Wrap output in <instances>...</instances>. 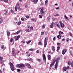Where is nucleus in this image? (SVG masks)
I'll list each match as a JSON object with an SVG mask.
<instances>
[{"label": "nucleus", "mask_w": 73, "mask_h": 73, "mask_svg": "<svg viewBox=\"0 0 73 73\" xmlns=\"http://www.w3.org/2000/svg\"><path fill=\"white\" fill-rule=\"evenodd\" d=\"M25 66V65H24V64H17L16 66V67L17 68H23V67H24Z\"/></svg>", "instance_id": "obj_2"}, {"label": "nucleus", "mask_w": 73, "mask_h": 73, "mask_svg": "<svg viewBox=\"0 0 73 73\" xmlns=\"http://www.w3.org/2000/svg\"><path fill=\"white\" fill-rule=\"evenodd\" d=\"M59 23H60V25L62 28H64V24L62 23L61 21L59 22Z\"/></svg>", "instance_id": "obj_7"}, {"label": "nucleus", "mask_w": 73, "mask_h": 73, "mask_svg": "<svg viewBox=\"0 0 73 73\" xmlns=\"http://www.w3.org/2000/svg\"><path fill=\"white\" fill-rule=\"evenodd\" d=\"M56 9L57 10V9H59V7H57Z\"/></svg>", "instance_id": "obj_64"}, {"label": "nucleus", "mask_w": 73, "mask_h": 73, "mask_svg": "<svg viewBox=\"0 0 73 73\" xmlns=\"http://www.w3.org/2000/svg\"><path fill=\"white\" fill-rule=\"evenodd\" d=\"M39 52H40V51L38 50H37L36 51V53H38Z\"/></svg>", "instance_id": "obj_46"}, {"label": "nucleus", "mask_w": 73, "mask_h": 73, "mask_svg": "<svg viewBox=\"0 0 73 73\" xmlns=\"http://www.w3.org/2000/svg\"><path fill=\"white\" fill-rule=\"evenodd\" d=\"M30 27V26H29V25H27V27L28 28H29Z\"/></svg>", "instance_id": "obj_61"}, {"label": "nucleus", "mask_w": 73, "mask_h": 73, "mask_svg": "<svg viewBox=\"0 0 73 73\" xmlns=\"http://www.w3.org/2000/svg\"><path fill=\"white\" fill-rule=\"evenodd\" d=\"M31 30H33V28L32 26L31 27Z\"/></svg>", "instance_id": "obj_52"}, {"label": "nucleus", "mask_w": 73, "mask_h": 73, "mask_svg": "<svg viewBox=\"0 0 73 73\" xmlns=\"http://www.w3.org/2000/svg\"><path fill=\"white\" fill-rule=\"evenodd\" d=\"M4 2H8V0H3Z\"/></svg>", "instance_id": "obj_53"}, {"label": "nucleus", "mask_w": 73, "mask_h": 73, "mask_svg": "<svg viewBox=\"0 0 73 73\" xmlns=\"http://www.w3.org/2000/svg\"><path fill=\"white\" fill-rule=\"evenodd\" d=\"M64 17L66 18V20H68V18L66 17V15H65L64 16Z\"/></svg>", "instance_id": "obj_43"}, {"label": "nucleus", "mask_w": 73, "mask_h": 73, "mask_svg": "<svg viewBox=\"0 0 73 73\" xmlns=\"http://www.w3.org/2000/svg\"><path fill=\"white\" fill-rule=\"evenodd\" d=\"M57 37L59 39H61V36L60 35H58Z\"/></svg>", "instance_id": "obj_24"}, {"label": "nucleus", "mask_w": 73, "mask_h": 73, "mask_svg": "<svg viewBox=\"0 0 73 73\" xmlns=\"http://www.w3.org/2000/svg\"><path fill=\"white\" fill-rule=\"evenodd\" d=\"M25 64L26 65H27V67L28 68H31V66L30 65V64L27 63H25Z\"/></svg>", "instance_id": "obj_6"}, {"label": "nucleus", "mask_w": 73, "mask_h": 73, "mask_svg": "<svg viewBox=\"0 0 73 73\" xmlns=\"http://www.w3.org/2000/svg\"><path fill=\"white\" fill-rule=\"evenodd\" d=\"M39 18H40L41 19L42 18V15H39Z\"/></svg>", "instance_id": "obj_41"}, {"label": "nucleus", "mask_w": 73, "mask_h": 73, "mask_svg": "<svg viewBox=\"0 0 73 73\" xmlns=\"http://www.w3.org/2000/svg\"><path fill=\"white\" fill-rule=\"evenodd\" d=\"M57 50L56 51L57 52H58V50H59V49H60V46H58L57 48Z\"/></svg>", "instance_id": "obj_25"}, {"label": "nucleus", "mask_w": 73, "mask_h": 73, "mask_svg": "<svg viewBox=\"0 0 73 73\" xmlns=\"http://www.w3.org/2000/svg\"><path fill=\"white\" fill-rule=\"evenodd\" d=\"M12 53L13 54V56L15 57H16V52H15L13 51V50L12 51Z\"/></svg>", "instance_id": "obj_8"}, {"label": "nucleus", "mask_w": 73, "mask_h": 73, "mask_svg": "<svg viewBox=\"0 0 73 73\" xmlns=\"http://www.w3.org/2000/svg\"><path fill=\"white\" fill-rule=\"evenodd\" d=\"M65 52L64 51V50H63L62 51V54H63V55H64V54H65Z\"/></svg>", "instance_id": "obj_33"}, {"label": "nucleus", "mask_w": 73, "mask_h": 73, "mask_svg": "<svg viewBox=\"0 0 73 73\" xmlns=\"http://www.w3.org/2000/svg\"><path fill=\"white\" fill-rule=\"evenodd\" d=\"M71 67H72V68L73 66V60L72 61V63H71Z\"/></svg>", "instance_id": "obj_32"}, {"label": "nucleus", "mask_w": 73, "mask_h": 73, "mask_svg": "<svg viewBox=\"0 0 73 73\" xmlns=\"http://www.w3.org/2000/svg\"><path fill=\"white\" fill-rule=\"evenodd\" d=\"M48 42V38H46L44 39V47H46V45H47V42Z\"/></svg>", "instance_id": "obj_3"}, {"label": "nucleus", "mask_w": 73, "mask_h": 73, "mask_svg": "<svg viewBox=\"0 0 73 73\" xmlns=\"http://www.w3.org/2000/svg\"><path fill=\"white\" fill-rule=\"evenodd\" d=\"M26 17L27 19H29V16H26Z\"/></svg>", "instance_id": "obj_55"}, {"label": "nucleus", "mask_w": 73, "mask_h": 73, "mask_svg": "<svg viewBox=\"0 0 73 73\" xmlns=\"http://www.w3.org/2000/svg\"><path fill=\"white\" fill-rule=\"evenodd\" d=\"M21 71V70H20V69H17V72H20V71Z\"/></svg>", "instance_id": "obj_40"}, {"label": "nucleus", "mask_w": 73, "mask_h": 73, "mask_svg": "<svg viewBox=\"0 0 73 73\" xmlns=\"http://www.w3.org/2000/svg\"><path fill=\"white\" fill-rule=\"evenodd\" d=\"M69 40H70V39L69 38H67L66 39V41L67 42L69 41Z\"/></svg>", "instance_id": "obj_29"}, {"label": "nucleus", "mask_w": 73, "mask_h": 73, "mask_svg": "<svg viewBox=\"0 0 73 73\" xmlns=\"http://www.w3.org/2000/svg\"><path fill=\"white\" fill-rule=\"evenodd\" d=\"M21 32V30H19V31H17V32L14 33V35H17V34H18V33H19L20 32Z\"/></svg>", "instance_id": "obj_14"}, {"label": "nucleus", "mask_w": 73, "mask_h": 73, "mask_svg": "<svg viewBox=\"0 0 73 73\" xmlns=\"http://www.w3.org/2000/svg\"><path fill=\"white\" fill-rule=\"evenodd\" d=\"M20 37V35H19L18 36H14L15 40V41L18 40Z\"/></svg>", "instance_id": "obj_5"}, {"label": "nucleus", "mask_w": 73, "mask_h": 73, "mask_svg": "<svg viewBox=\"0 0 73 73\" xmlns=\"http://www.w3.org/2000/svg\"><path fill=\"white\" fill-rule=\"evenodd\" d=\"M37 60L38 61H39V62L41 61V60L40 59H38V60Z\"/></svg>", "instance_id": "obj_57"}, {"label": "nucleus", "mask_w": 73, "mask_h": 73, "mask_svg": "<svg viewBox=\"0 0 73 73\" xmlns=\"http://www.w3.org/2000/svg\"><path fill=\"white\" fill-rule=\"evenodd\" d=\"M42 29H44L45 28V25H43L42 27Z\"/></svg>", "instance_id": "obj_23"}, {"label": "nucleus", "mask_w": 73, "mask_h": 73, "mask_svg": "<svg viewBox=\"0 0 73 73\" xmlns=\"http://www.w3.org/2000/svg\"><path fill=\"white\" fill-rule=\"evenodd\" d=\"M63 70L64 71H66V67H64L63 68Z\"/></svg>", "instance_id": "obj_22"}, {"label": "nucleus", "mask_w": 73, "mask_h": 73, "mask_svg": "<svg viewBox=\"0 0 73 73\" xmlns=\"http://www.w3.org/2000/svg\"><path fill=\"white\" fill-rule=\"evenodd\" d=\"M69 34L70 35V36H72V35L71 34V33H69Z\"/></svg>", "instance_id": "obj_50"}, {"label": "nucleus", "mask_w": 73, "mask_h": 73, "mask_svg": "<svg viewBox=\"0 0 73 73\" xmlns=\"http://www.w3.org/2000/svg\"><path fill=\"white\" fill-rule=\"evenodd\" d=\"M3 59V57H0V61H1Z\"/></svg>", "instance_id": "obj_34"}, {"label": "nucleus", "mask_w": 73, "mask_h": 73, "mask_svg": "<svg viewBox=\"0 0 73 73\" xmlns=\"http://www.w3.org/2000/svg\"><path fill=\"white\" fill-rule=\"evenodd\" d=\"M7 36H10V32L9 31H7Z\"/></svg>", "instance_id": "obj_18"}, {"label": "nucleus", "mask_w": 73, "mask_h": 73, "mask_svg": "<svg viewBox=\"0 0 73 73\" xmlns=\"http://www.w3.org/2000/svg\"><path fill=\"white\" fill-rule=\"evenodd\" d=\"M25 31L26 32H29V29H26Z\"/></svg>", "instance_id": "obj_31"}, {"label": "nucleus", "mask_w": 73, "mask_h": 73, "mask_svg": "<svg viewBox=\"0 0 73 73\" xmlns=\"http://www.w3.org/2000/svg\"><path fill=\"white\" fill-rule=\"evenodd\" d=\"M61 34L62 35V34H63V32H61V31H60L59 32V35L61 36Z\"/></svg>", "instance_id": "obj_19"}, {"label": "nucleus", "mask_w": 73, "mask_h": 73, "mask_svg": "<svg viewBox=\"0 0 73 73\" xmlns=\"http://www.w3.org/2000/svg\"><path fill=\"white\" fill-rule=\"evenodd\" d=\"M53 24H54V22H52L50 25V28H53Z\"/></svg>", "instance_id": "obj_13"}, {"label": "nucleus", "mask_w": 73, "mask_h": 73, "mask_svg": "<svg viewBox=\"0 0 73 73\" xmlns=\"http://www.w3.org/2000/svg\"><path fill=\"white\" fill-rule=\"evenodd\" d=\"M69 66H68L66 67V69H68V70H69Z\"/></svg>", "instance_id": "obj_39"}, {"label": "nucleus", "mask_w": 73, "mask_h": 73, "mask_svg": "<svg viewBox=\"0 0 73 73\" xmlns=\"http://www.w3.org/2000/svg\"><path fill=\"white\" fill-rule=\"evenodd\" d=\"M21 20H22V21H25V20H24V18H21Z\"/></svg>", "instance_id": "obj_37"}, {"label": "nucleus", "mask_w": 73, "mask_h": 73, "mask_svg": "<svg viewBox=\"0 0 73 73\" xmlns=\"http://www.w3.org/2000/svg\"><path fill=\"white\" fill-rule=\"evenodd\" d=\"M31 55H30V54H28L27 55V57H29V56H30Z\"/></svg>", "instance_id": "obj_59"}, {"label": "nucleus", "mask_w": 73, "mask_h": 73, "mask_svg": "<svg viewBox=\"0 0 73 73\" xmlns=\"http://www.w3.org/2000/svg\"><path fill=\"white\" fill-rule=\"evenodd\" d=\"M13 39L11 38L10 40V42H13Z\"/></svg>", "instance_id": "obj_35"}, {"label": "nucleus", "mask_w": 73, "mask_h": 73, "mask_svg": "<svg viewBox=\"0 0 73 73\" xmlns=\"http://www.w3.org/2000/svg\"><path fill=\"white\" fill-rule=\"evenodd\" d=\"M52 49L53 51H54L55 50V47L54 46H52Z\"/></svg>", "instance_id": "obj_20"}, {"label": "nucleus", "mask_w": 73, "mask_h": 73, "mask_svg": "<svg viewBox=\"0 0 73 73\" xmlns=\"http://www.w3.org/2000/svg\"><path fill=\"white\" fill-rule=\"evenodd\" d=\"M58 62H56V64L55 65V68L56 70H57V66H58Z\"/></svg>", "instance_id": "obj_10"}, {"label": "nucleus", "mask_w": 73, "mask_h": 73, "mask_svg": "<svg viewBox=\"0 0 73 73\" xmlns=\"http://www.w3.org/2000/svg\"><path fill=\"white\" fill-rule=\"evenodd\" d=\"M44 34V33L43 32H41V35H43V34Z\"/></svg>", "instance_id": "obj_51"}, {"label": "nucleus", "mask_w": 73, "mask_h": 73, "mask_svg": "<svg viewBox=\"0 0 73 73\" xmlns=\"http://www.w3.org/2000/svg\"><path fill=\"white\" fill-rule=\"evenodd\" d=\"M43 4H44V3H43V2H42L41 3V5H43Z\"/></svg>", "instance_id": "obj_63"}, {"label": "nucleus", "mask_w": 73, "mask_h": 73, "mask_svg": "<svg viewBox=\"0 0 73 73\" xmlns=\"http://www.w3.org/2000/svg\"><path fill=\"white\" fill-rule=\"evenodd\" d=\"M45 5H47L48 4V0H46L45 1Z\"/></svg>", "instance_id": "obj_27"}, {"label": "nucleus", "mask_w": 73, "mask_h": 73, "mask_svg": "<svg viewBox=\"0 0 73 73\" xmlns=\"http://www.w3.org/2000/svg\"><path fill=\"white\" fill-rule=\"evenodd\" d=\"M4 62L3 61H1L0 62L1 64H3Z\"/></svg>", "instance_id": "obj_58"}, {"label": "nucleus", "mask_w": 73, "mask_h": 73, "mask_svg": "<svg viewBox=\"0 0 73 73\" xmlns=\"http://www.w3.org/2000/svg\"><path fill=\"white\" fill-rule=\"evenodd\" d=\"M32 41L31 40H30L29 41L27 42H26L27 44H29L30 43V42H31Z\"/></svg>", "instance_id": "obj_26"}, {"label": "nucleus", "mask_w": 73, "mask_h": 73, "mask_svg": "<svg viewBox=\"0 0 73 73\" xmlns=\"http://www.w3.org/2000/svg\"><path fill=\"white\" fill-rule=\"evenodd\" d=\"M38 45H42V43H41V40H39L38 43Z\"/></svg>", "instance_id": "obj_16"}, {"label": "nucleus", "mask_w": 73, "mask_h": 73, "mask_svg": "<svg viewBox=\"0 0 73 73\" xmlns=\"http://www.w3.org/2000/svg\"><path fill=\"white\" fill-rule=\"evenodd\" d=\"M60 16V14H56L54 15V16Z\"/></svg>", "instance_id": "obj_44"}, {"label": "nucleus", "mask_w": 73, "mask_h": 73, "mask_svg": "<svg viewBox=\"0 0 73 73\" xmlns=\"http://www.w3.org/2000/svg\"><path fill=\"white\" fill-rule=\"evenodd\" d=\"M8 10H6L5 11V15H7L8 13Z\"/></svg>", "instance_id": "obj_21"}, {"label": "nucleus", "mask_w": 73, "mask_h": 73, "mask_svg": "<svg viewBox=\"0 0 73 73\" xmlns=\"http://www.w3.org/2000/svg\"><path fill=\"white\" fill-rule=\"evenodd\" d=\"M43 60H44V61H46V57L45 56V54H43Z\"/></svg>", "instance_id": "obj_11"}, {"label": "nucleus", "mask_w": 73, "mask_h": 73, "mask_svg": "<svg viewBox=\"0 0 73 73\" xmlns=\"http://www.w3.org/2000/svg\"><path fill=\"white\" fill-rule=\"evenodd\" d=\"M48 60H50V59H51V56L49 54H48Z\"/></svg>", "instance_id": "obj_15"}, {"label": "nucleus", "mask_w": 73, "mask_h": 73, "mask_svg": "<svg viewBox=\"0 0 73 73\" xmlns=\"http://www.w3.org/2000/svg\"><path fill=\"white\" fill-rule=\"evenodd\" d=\"M31 20H32V21H34V19L33 18Z\"/></svg>", "instance_id": "obj_62"}, {"label": "nucleus", "mask_w": 73, "mask_h": 73, "mask_svg": "<svg viewBox=\"0 0 73 73\" xmlns=\"http://www.w3.org/2000/svg\"><path fill=\"white\" fill-rule=\"evenodd\" d=\"M60 57H58L55 60L56 62H58V61L60 60Z\"/></svg>", "instance_id": "obj_9"}, {"label": "nucleus", "mask_w": 73, "mask_h": 73, "mask_svg": "<svg viewBox=\"0 0 73 73\" xmlns=\"http://www.w3.org/2000/svg\"><path fill=\"white\" fill-rule=\"evenodd\" d=\"M57 45H58V46H59V45H60V43H58L57 44Z\"/></svg>", "instance_id": "obj_54"}, {"label": "nucleus", "mask_w": 73, "mask_h": 73, "mask_svg": "<svg viewBox=\"0 0 73 73\" xmlns=\"http://www.w3.org/2000/svg\"><path fill=\"white\" fill-rule=\"evenodd\" d=\"M64 40H65V39L64 38H63L62 39V41H63Z\"/></svg>", "instance_id": "obj_60"}, {"label": "nucleus", "mask_w": 73, "mask_h": 73, "mask_svg": "<svg viewBox=\"0 0 73 73\" xmlns=\"http://www.w3.org/2000/svg\"><path fill=\"white\" fill-rule=\"evenodd\" d=\"M10 66L11 68V70L12 71H14L15 70V68H14V65L11 63L10 62L9 63Z\"/></svg>", "instance_id": "obj_1"}, {"label": "nucleus", "mask_w": 73, "mask_h": 73, "mask_svg": "<svg viewBox=\"0 0 73 73\" xmlns=\"http://www.w3.org/2000/svg\"><path fill=\"white\" fill-rule=\"evenodd\" d=\"M33 50V48H31L29 50V51H32Z\"/></svg>", "instance_id": "obj_36"}, {"label": "nucleus", "mask_w": 73, "mask_h": 73, "mask_svg": "<svg viewBox=\"0 0 73 73\" xmlns=\"http://www.w3.org/2000/svg\"><path fill=\"white\" fill-rule=\"evenodd\" d=\"M27 60L28 61H31L32 60V58H31L30 59H28Z\"/></svg>", "instance_id": "obj_49"}, {"label": "nucleus", "mask_w": 73, "mask_h": 73, "mask_svg": "<svg viewBox=\"0 0 73 73\" xmlns=\"http://www.w3.org/2000/svg\"><path fill=\"white\" fill-rule=\"evenodd\" d=\"M43 9H42L40 10V13H41V14H42V13H43V14L45 12L44 11H43Z\"/></svg>", "instance_id": "obj_12"}, {"label": "nucleus", "mask_w": 73, "mask_h": 73, "mask_svg": "<svg viewBox=\"0 0 73 73\" xmlns=\"http://www.w3.org/2000/svg\"><path fill=\"white\" fill-rule=\"evenodd\" d=\"M21 24V21L19 22V23H18V25H20V24Z\"/></svg>", "instance_id": "obj_38"}, {"label": "nucleus", "mask_w": 73, "mask_h": 73, "mask_svg": "<svg viewBox=\"0 0 73 73\" xmlns=\"http://www.w3.org/2000/svg\"><path fill=\"white\" fill-rule=\"evenodd\" d=\"M57 26L58 27V28H60V25L57 24Z\"/></svg>", "instance_id": "obj_42"}, {"label": "nucleus", "mask_w": 73, "mask_h": 73, "mask_svg": "<svg viewBox=\"0 0 73 73\" xmlns=\"http://www.w3.org/2000/svg\"><path fill=\"white\" fill-rule=\"evenodd\" d=\"M53 40L54 41H55V40H56V37H54L53 38Z\"/></svg>", "instance_id": "obj_47"}, {"label": "nucleus", "mask_w": 73, "mask_h": 73, "mask_svg": "<svg viewBox=\"0 0 73 73\" xmlns=\"http://www.w3.org/2000/svg\"><path fill=\"white\" fill-rule=\"evenodd\" d=\"M17 8H18L17 7H15V12H16L17 11Z\"/></svg>", "instance_id": "obj_30"}, {"label": "nucleus", "mask_w": 73, "mask_h": 73, "mask_svg": "<svg viewBox=\"0 0 73 73\" xmlns=\"http://www.w3.org/2000/svg\"><path fill=\"white\" fill-rule=\"evenodd\" d=\"M16 7H17L18 8L20 7V4H19V3H17L16 6Z\"/></svg>", "instance_id": "obj_17"}, {"label": "nucleus", "mask_w": 73, "mask_h": 73, "mask_svg": "<svg viewBox=\"0 0 73 73\" xmlns=\"http://www.w3.org/2000/svg\"><path fill=\"white\" fill-rule=\"evenodd\" d=\"M2 49H4V46L2 45L1 46Z\"/></svg>", "instance_id": "obj_45"}, {"label": "nucleus", "mask_w": 73, "mask_h": 73, "mask_svg": "<svg viewBox=\"0 0 73 73\" xmlns=\"http://www.w3.org/2000/svg\"><path fill=\"white\" fill-rule=\"evenodd\" d=\"M71 64V62H70L69 61L68 62V65H70Z\"/></svg>", "instance_id": "obj_48"}, {"label": "nucleus", "mask_w": 73, "mask_h": 73, "mask_svg": "<svg viewBox=\"0 0 73 73\" xmlns=\"http://www.w3.org/2000/svg\"><path fill=\"white\" fill-rule=\"evenodd\" d=\"M37 2H38V0H34V3H35V4L37 3Z\"/></svg>", "instance_id": "obj_28"}, {"label": "nucleus", "mask_w": 73, "mask_h": 73, "mask_svg": "<svg viewBox=\"0 0 73 73\" xmlns=\"http://www.w3.org/2000/svg\"><path fill=\"white\" fill-rule=\"evenodd\" d=\"M19 9V10L20 11H21V9H21V8L20 7H19L18 8Z\"/></svg>", "instance_id": "obj_56"}, {"label": "nucleus", "mask_w": 73, "mask_h": 73, "mask_svg": "<svg viewBox=\"0 0 73 73\" xmlns=\"http://www.w3.org/2000/svg\"><path fill=\"white\" fill-rule=\"evenodd\" d=\"M55 63V60H54L52 62V63L50 64V69H52V66L54 65V63Z\"/></svg>", "instance_id": "obj_4"}]
</instances>
